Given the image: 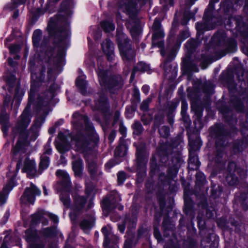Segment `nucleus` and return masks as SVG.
Masks as SVG:
<instances>
[{
  "mask_svg": "<svg viewBox=\"0 0 248 248\" xmlns=\"http://www.w3.org/2000/svg\"><path fill=\"white\" fill-rule=\"evenodd\" d=\"M50 36H54L56 45L54 48H50L46 53L48 62L58 64L62 62L66 45V38L69 35V25L65 19L51 18L47 26Z\"/></svg>",
  "mask_w": 248,
  "mask_h": 248,
  "instance_id": "1",
  "label": "nucleus"
},
{
  "mask_svg": "<svg viewBox=\"0 0 248 248\" xmlns=\"http://www.w3.org/2000/svg\"><path fill=\"white\" fill-rule=\"evenodd\" d=\"M73 126L77 133L73 135L72 142L77 150H84L88 147L90 141L95 142L98 137L94 130L92 124L88 118L78 113L73 114Z\"/></svg>",
  "mask_w": 248,
  "mask_h": 248,
  "instance_id": "2",
  "label": "nucleus"
},
{
  "mask_svg": "<svg viewBox=\"0 0 248 248\" xmlns=\"http://www.w3.org/2000/svg\"><path fill=\"white\" fill-rule=\"evenodd\" d=\"M211 134L216 138V152L213 159L216 162L219 163L222 160L225 153V148L228 144L226 132L221 126L216 125L211 128Z\"/></svg>",
  "mask_w": 248,
  "mask_h": 248,
  "instance_id": "3",
  "label": "nucleus"
},
{
  "mask_svg": "<svg viewBox=\"0 0 248 248\" xmlns=\"http://www.w3.org/2000/svg\"><path fill=\"white\" fill-rule=\"evenodd\" d=\"M116 37L120 54L124 63L128 66L129 64L133 62L135 50L129 43V41L125 34L118 32Z\"/></svg>",
  "mask_w": 248,
  "mask_h": 248,
  "instance_id": "4",
  "label": "nucleus"
},
{
  "mask_svg": "<svg viewBox=\"0 0 248 248\" xmlns=\"http://www.w3.org/2000/svg\"><path fill=\"white\" fill-rule=\"evenodd\" d=\"M54 93L49 91L43 96H40L38 99L37 109L38 112L43 116H38L35 121V125L39 127L44 122L45 117L48 112V104L50 100L54 97Z\"/></svg>",
  "mask_w": 248,
  "mask_h": 248,
  "instance_id": "5",
  "label": "nucleus"
},
{
  "mask_svg": "<svg viewBox=\"0 0 248 248\" xmlns=\"http://www.w3.org/2000/svg\"><path fill=\"white\" fill-rule=\"evenodd\" d=\"M28 133L23 131L20 133L18 140L12 150V153L16 159H19L20 156L25 154L30 148V143L28 140Z\"/></svg>",
  "mask_w": 248,
  "mask_h": 248,
  "instance_id": "6",
  "label": "nucleus"
},
{
  "mask_svg": "<svg viewBox=\"0 0 248 248\" xmlns=\"http://www.w3.org/2000/svg\"><path fill=\"white\" fill-rule=\"evenodd\" d=\"M121 199L116 191H113L108 198L104 199L102 202V209L104 213L108 214L115 208L122 210L123 206L119 205V202Z\"/></svg>",
  "mask_w": 248,
  "mask_h": 248,
  "instance_id": "7",
  "label": "nucleus"
},
{
  "mask_svg": "<svg viewBox=\"0 0 248 248\" xmlns=\"http://www.w3.org/2000/svg\"><path fill=\"white\" fill-rule=\"evenodd\" d=\"M41 191L33 184H31L30 187H27L23 195L20 198L22 203H28L33 204L35 200V196L40 195Z\"/></svg>",
  "mask_w": 248,
  "mask_h": 248,
  "instance_id": "8",
  "label": "nucleus"
},
{
  "mask_svg": "<svg viewBox=\"0 0 248 248\" xmlns=\"http://www.w3.org/2000/svg\"><path fill=\"white\" fill-rule=\"evenodd\" d=\"M35 90L32 85H31L30 89V93L29 95V102L25 108L23 112L20 116V119L18 121V124L21 127H26L28 126L31 122V116L30 115V111L31 108V101L32 97L34 93Z\"/></svg>",
  "mask_w": 248,
  "mask_h": 248,
  "instance_id": "9",
  "label": "nucleus"
},
{
  "mask_svg": "<svg viewBox=\"0 0 248 248\" xmlns=\"http://www.w3.org/2000/svg\"><path fill=\"white\" fill-rule=\"evenodd\" d=\"M104 235V246L105 248H117L115 244L118 240V237L114 235L112 232V229L109 226L104 227L102 229Z\"/></svg>",
  "mask_w": 248,
  "mask_h": 248,
  "instance_id": "10",
  "label": "nucleus"
},
{
  "mask_svg": "<svg viewBox=\"0 0 248 248\" xmlns=\"http://www.w3.org/2000/svg\"><path fill=\"white\" fill-rule=\"evenodd\" d=\"M140 0H118L119 9L130 15L136 11V6Z\"/></svg>",
  "mask_w": 248,
  "mask_h": 248,
  "instance_id": "11",
  "label": "nucleus"
},
{
  "mask_svg": "<svg viewBox=\"0 0 248 248\" xmlns=\"http://www.w3.org/2000/svg\"><path fill=\"white\" fill-rule=\"evenodd\" d=\"M23 170L26 172L30 177L35 176L36 173V169L34 161L26 157L24 162Z\"/></svg>",
  "mask_w": 248,
  "mask_h": 248,
  "instance_id": "12",
  "label": "nucleus"
},
{
  "mask_svg": "<svg viewBox=\"0 0 248 248\" xmlns=\"http://www.w3.org/2000/svg\"><path fill=\"white\" fill-rule=\"evenodd\" d=\"M101 46L108 60L109 61H112L114 58V46L112 42L109 39H107L102 43Z\"/></svg>",
  "mask_w": 248,
  "mask_h": 248,
  "instance_id": "13",
  "label": "nucleus"
},
{
  "mask_svg": "<svg viewBox=\"0 0 248 248\" xmlns=\"http://www.w3.org/2000/svg\"><path fill=\"white\" fill-rule=\"evenodd\" d=\"M99 61H98V65L97 72L100 84L102 86L107 87L108 89L111 88V86L109 83H107L108 77H107V72L104 69V64H102L101 63H99Z\"/></svg>",
  "mask_w": 248,
  "mask_h": 248,
  "instance_id": "14",
  "label": "nucleus"
},
{
  "mask_svg": "<svg viewBox=\"0 0 248 248\" xmlns=\"http://www.w3.org/2000/svg\"><path fill=\"white\" fill-rule=\"evenodd\" d=\"M56 147L58 151L61 153H64L69 150L70 146L66 141L64 135L59 133L58 139L56 141Z\"/></svg>",
  "mask_w": 248,
  "mask_h": 248,
  "instance_id": "15",
  "label": "nucleus"
},
{
  "mask_svg": "<svg viewBox=\"0 0 248 248\" xmlns=\"http://www.w3.org/2000/svg\"><path fill=\"white\" fill-rule=\"evenodd\" d=\"M99 97V99L95 101V107L97 109H99L104 113L106 112L108 108L107 98L104 94L100 95Z\"/></svg>",
  "mask_w": 248,
  "mask_h": 248,
  "instance_id": "16",
  "label": "nucleus"
},
{
  "mask_svg": "<svg viewBox=\"0 0 248 248\" xmlns=\"http://www.w3.org/2000/svg\"><path fill=\"white\" fill-rule=\"evenodd\" d=\"M57 175L61 181L62 186L67 189L71 186L70 178L67 173L62 170H58L56 172Z\"/></svg>",
  "mask_w": 248,
  "mask_h": 248,
  "instance_id": "17",
  "label": "nucleus"
},
{
  "mask_svg": "<svg viewBox=\"0 0 248 248\" xmlns=\"http://www.w3.org/2000/svg\"><path fill=\"white\" fill-rule=\"evenodd\" d=\"M164 36V33L162 30H159L157 31H154L152 36V46L162 48L164 46V43L161 41H157V39L162 38Z\"/></svg>",
  "mask_w": 248,
  "mask_h": 248,
  "instance_id": "18",
  "label": "nucleus"
},
{
  "mask_svg": "<svg viewBox=\"0 0 248 248\" xmlns=\"http://www.w3.org/2000/svg\"><path fill=\"white\" fill-rule=\"evenodd\" d=\"M14 186V178L12 177L10 182L3 188V191L0 194V204H3L5 202L6 195Z\"/></svg>",
  "mask_w": 248,
  "mask_h": 248,
  "instance_id": "19",
  "label": "nucleus"
},
{
  "mask_svg": "<svg viewBox=\"0 0 248 248\" xmlns=\"http://www.w3.org/2000/svg\"><path fill=\"white\" fill-rule=\"evenodd\" d=\"M73 170L76 176H80L82 170V161L81 158L78 157L73 162Z\"/></svg>",
  "mask_w": 248,
  "mask_h": 248,
  "instance_id": "20",
  "label": "nucleus"
},
{
  "mask_svg": "<svg viewBox=\"0 0 248 248\" xmlns=\"http://www.w3.org/2000/svg\"><path fill=\"white\" fill-rule=\"evenodd\" d=\"M136 220L133 219L131 220L128 217H126L124 219V222L122 224H119L118 228L119 230L122 233L124 231L125 227L126 226L128 229L134 228L136 227Z\"/></svg>",
  "mask_w": 248,
  "mask_h": 248,
  "instance_id": "21",
  "label": "nucleus"
},
{
  "mask_svg": "<svg viewBox=\"0 0 248 248\" xmlns=\"http://www.w3.org/2000/svg\"><path fill=\"white\" fill-rule=\"evenodd\" d=\"M74 202V209L77 211H80L84 207L86 202V200L82 196H75Z\"/></svg>",
  "mask_w": 248,
  "mask_h": 248,
  "instance_id": "22",
  "label": "nucleus"
},
{
  "mask_svg": "<svg viewBox=\"0 0 248 248\" xmlns=\"http://www.w3.org/2000/svg\"><path fill=\"white\" fill-rule=\"evenodd\" d=\"M150 67L148 64L143 62H139L137 66L134 67L131 76V79H132L134 78L135 74L137 71L145 72L148 71Z\"/></svg>",
  "mask_w": 248,
  "mask_h": 248,
  "instance_id": "23",
  "label": "nucleus"
},
{
  "mask_svg": "<svg viewBox=\"0 0 248 248\" xmlns=\"http://www.w3.org/2000/svg\"><path fill=\"white\" fill-rule=\"evenodd\" d=\"M120 143L115 150V155L118 156H123L125 155L126 151V146L123 143V139H120Z\"/></svg>",
  "mask_w": 248,
  "mask_h": 248,
  "instance_id": "24",
  "label": "nucleus"
},
{
  "mask_svg": "<svg viewBox=\"0 0 248 248\" xmlns=\"http://www.w3.org/2000/svg\"><path fill=\"white\" fill-rule=\"evenodd\" d=\"M162 66L163 67L166 76H168L170 73L173 76H175L176 72V68L175 67H174L173 69L172 68L169 60H166Z\"/></svg>",
  "mask_w": 248,
  "mask_h": 248,
  "instance_id": "25",
  "label": "nucleus"
},
{
  "mask_svg": "<svg viewBox=\"0 0 248 248\" xmlns=\"http://www.w3.org/2000/svg\"><path fill=\"white\" fill-rule=\"evenodd\" d=\"M218 2L219 0H210L208 8L205 11L203 16V20H205V23L206 22L208 16L211 14L212 12L214 10V4Z\"/></svg>",
  "mask_w": 248,
  "mask_h": 248,
  "instance_id": "26",
  "label": "nucleus"
},
{
  "mask_svg": "<svg viewBox=\"0 0 248 248\" xmlns=\"http://www.w3.org/2000/svg\"><path fill=\"white\" fill-rule=\"evenodd\" d=\"M188 164L189 167H190V165H192L191 168L193 169H196L200 165V162L197 156L191 153L189 155Z\"/></svg>",
  "mask_w": 248,
  "mask_h": 248,
  "instance_id": "27",
  "label": "nucleus"
},
{
  "mask_svg": "<svg viewBox=\"0 0 248 248\" xmlns=\"http://www.w3.org/2000/svg\"><path fill=\"white\" fill-rule=\"evenodd\" d=\"M41 37L42 31L39 30H35L32 35V41L35 46L38 47L39 46Z\"/></svg>",
  "mask_w": 248,
  "mask_h": 248,
  "instance_id": "28",
  "label": "nucleus"
},
{
  "mask_svg": "<svg viewBox=\"0 0 248 248\" xmlns=\"http://www.w3.org/2000/svg\"><path fill=\"white\" fill-rule=\"evenodd\" d=\"M227 38L224 34L217 33L213 37V41L218 45H224L226 44Z\"/></svg>",
  "mask_w": 248,
  "mask_h": 248,
  "instance_id": "29",
  "label": "nucleus"
},
{
  "mask_svg": "<svg viewBox=\"0 0 248 248\" xmlns=\"http://www.w3.org/2000/svg\"><path fill=\"white\" fill-rule=\"evenodd\" d=\"M36 236V230L30 228L25 232V238L28 242H31L33 241Z\"/></svg>",
  "mask_w": 248,
  "mask_h": 248,
  "instance_id": "30",
  "label": "nucleus"
},
{
  "mask_svg": "<svg viewBox=\"0 0 248 248\" xmlns=\"http://www.w3.org/2000/svg\"><path fill=\"white\" fill-rule=\"evenodd\" d=\"M49 157L43 155L41 157V161L39 164V170L42 171L45 169H46L49 166Z\"/></svg>",
  "mask_w": 248,
  "mask_h": 248,
  "instance_id": "31",
  "label": "nucleus"
},
{
  "mask_svg": "<svg viewBox=\"0 0 248 248\" xmlns=\"http://www.w3.org/2000/svg\"><path fill=\"white\" fill-rule=\"evenodd\" d=\"M102 28L105 32H110L115 29V26L111 22L105 21L101 24Z\"/></svg>",
  "mask_w": 248,
  "mask_h": 248,
  "instance_id": "32",
  "label": "nucleus"
},
{
  "mask_svg": "<svg viewBox=\"0 0 248 248\" xmlns=\"http://www.w3.org/2000/svg\"><path fill=\"white\" fill-rule=\"evenodd\" d=\"M93 224L94 219L93 218H91L90 220L84 219L81 222L80 227L85 231L91 228L93 225Z\"/></svg>",
  "mask_w": 248,
  "mask_h": 248,
  "instance_id": "33",
  "label": "nucleus"
},
{
  "mask_svg": "<svg viewBox=\"0 0 248 248\" xmlns=\"http://www.w3.org/2000/svg\"><path fill=\"white\" fill-rule=\"evenodd\" d=\"M30 68L31 71V78L32 81H33L34 82H39L41 81L43 78L44 77L42 75H41L39 78L37 76L36 74L35 73H33L32 67V66L34 65V62L30 61Z\"/></svg>",
  "mask_w": 248,
  "mask_h": 248,
  "instance_id": "34",
  "label": "nucleus"
},
{
  "mask_svg": "<svg viewBox=\"0 0 248 248\" xmlns=\"http://www.w3.org/2000/svg\"><path fill=\"white\" fill-rule=\"evenodd\" d=\"M172 161H175V163L173 166L172 172L169 174L170 176L171 177H172L173 175H176L178 169L180 166L181 163V160L179 158H175L173 159Z\"/></svg>",
  "mask_w": 248,
  "mask_h": 248,
  "instance_id": "35",
  "label": "nucleus"
},
{
  "mask_svg": "<svg viewBox=\"0 0 248 248\" xmlns=\"http://www.w3.org/2000/svg\"><path fill=\"white\" fill-rule=\"evenodd\" d=\"M137 160L138 165L140 166L144 165L147 161L146 157L141 155V153L139 149H137Z\"/></svg>",
  "mask_w": 248,
  "mask_h": 248,
  "instance_id": "36",
  "label": "nucleus"
},
{
  "mask_svg": "<svg viewBox=\"0 0 248 248\" xmlns=\"http://www.w3.org/2000/svg\"><path fill=\"white\" fill-rule=\"evenodd\" d=\"M60 199L66 207L68 208L70 207V199L68 194L66 193H62L61 195Z\"/></svg>",
  "mask_w": 248,
  "mask_h": 248,
  "instance_id": "37",
  "label": "nucleus"
},
{
  "mask_svg": "<svg viewBox=\"0 0 248 248\" xmlns=\"http://www.w3.org/2000/svg\"><path fill=\"white\" fill-rule=\"evenodd\" d=\"M89 171L91 175H94L97 170V166L95 162L91 161L88 163Z\"/></svg>",
  "mask_w": 248,
  "mask_h": 248,
  "instance_id": "38",
  "label": "nucleus"
},
{
  "mask_svg": "<svg viewBox=\"0 0 248 248\" xmlns=\"http://www.w3.org/2000/svg\"><path fill=\"white\" fill-rule=\"evenodd\" d=\"M6 81L7 84L9 85L11 90L13 88L16 83V78L15 75H9L6 78Z\"/></svg>",
  "mask_w": 248,
  "mask_h": 248,
  "instance_id": "39",
  "label": "nucleus"
},
{
  "mask_svg": "<svg viewBox=\"0 0 248 248\" xmlns=\"http://www.w3.org/2000/svg\"><path fill=\"white\" fill-rule=\"evenodd\" d=\"M226 181L230 185L233 186L237 183L238 179L233 173H232L228 174L226 177Z\"/></svg>",
  "mask_w": 248,
  "mask_h": 248,
  "instance_id": "40",
  "label": "nucleus"
},
{
  "mask_svg": "<svg viewBox=\"0 0 248 248\" xmlns=\"http://www.w3.org/2000/svg\"><path fill=\"white\" fill-rule=\"evenodd\" d=\"M186 71L189 72H198V68L197 65L193 62H190L185 64Z\"/></svg>",
  "mask_w": 248,
  "mask_h": 248,
  "instance_id": "41",
  "label": "nucleus"
},
{
  "mask_svg": "<svg viewBox=\"0 0 248 248\" xmlns=\"http://www.w3.org/2000/svg\"><path fill=\"white\" fill-rule=\"evenodd\" d=\"M76 84L77 86L82 90V92H83L87 85V82L83 78H79L77 79Z\"/></svg>",
  "mask_w": 248,
  "mask_h": 248,
  "instance_id": "42",
  "label": "nucleus"
},
{
  "mask_svg": "<svg viewBox=\"0 0 248 248\" xmlns=\"http://www.w3.org/2000/svg\"><path fill=\"white\" fill-rule=\"evenodd\" d=\"M152 101V99L150 97L147 98L146 100H144L140 107L141 110L144 111H146L148 110L149 108V104L151 103Z\"/></svg>",
  "mask_w": 248,
  "mask_h": 248,
  "instance_id": "43",
  "label": "nucleus"
},
{
  "mask_svg": "<svg viewBox=\"0 0 248 248\" xmlns=\"http://www.w3.org/2000/svg\"><path fill=\"white\" fill-rule=\"evenodd\" d=\"M57 230L55 227L47 228L44 230V233L46 236H51L56 234Z\"/></svg>",
  "mask_w": 248,
  "mask_h": 248,
  "instance_id": "44",
  "label": "nucleus"
},
{
  "mask_svg": "<svg viewBox=\"0 0 248 248\" xmlns=\"http://www.w3.org/2000/svg\"><path fill=\"white\" fill-rule=\"evenodd\" d=\"M32 219L31 223L32 224H35L37 223L42 218V216L41 213H36L33 215L31 217Z\"/></svg>",
  "mask_w": 248,
  "mask_h": 248,
  "instance_id": "45",
  "label": "nucleus"
},
{
  "mask_svg": "<svg viewBox=\"0 0 248 248\" xmlns=\"http://www.w3.org/2000/svg\"><path fill=\"white\" fill-rule=\"evenodd\" d=\"M160 135L163 137H167L169 134V129L167 126H162L159 129Z\"/></svg>",
  "mask_w": 248,
  "mask_h": 248,
  "instance_id": "46",
  "label": "nucleus"
},
{
  "mask_svg": "<svg viewBox=\"0 0 248 248\" xmlns=\"http://www.w3.org/2000/svg\"><path fill=\"white\" fill-rule=\"evenodd\" d=\"M134 129V133L139 134L142 130V127L140 123L139 122H135L133 126Z\"/></svg>",
  "mask_w": 248,
  "mask_h": 248,
  "instance_id": "47",
  "label": "nucleus"
},
{
  "mask_svg": "<svg viewBox=\"0 0 248 248\" xmlns=\"http://www.w3.org/2000/svg\"><path fill=\"white\" fill-rule=\"evenodd\" d=\"M118 183L119 185L122 184L126 179V174L123 171L119 172L117 174Z\"/></svg>",
  "mask_w": 248,
  "mask_h": 248,
  "instance_id": "48",
  "label": "nucleus"
},
{
  "mask_svg": "<svg viewBox=\"0 0 248 248\" xmlns=\"http://www.w3.org/2000/svg\"><path fill=\"white\" fill-rule=\"evenodd\" d=\"M11 53L16 54L18 52L20 49V47L18 45H12L9 47Z\"/></svg>",
  "mask_w": 248,
  "mask_h": 248,
  "instance_id": "49",
  "label": "nucleus"
},
{
  "mask_svg": "<svg viewBox=\"0 0 248 248\" xmlns=\"http://www.w3.org/2000/svg\"><path fill=\"white\" fill-rule=\"evenodd\" d=\"M196 45V41L194 40L191 39V40H189L188 41V42L186 44V46L189 50H192L195 47Z\"/></svg>",
  "mask_w": 248,
  "mask_h": 248,
  "instance_id": "50",
  "label": "nucleus"
},
{
  "mask_svg": "<svg viewBox=\"0 0 248 248\" xmlns=\"http://www.w3.org/2000/svg\"><path fill=\"white\" fill-rule=\"evenodd\" d=\"M247 192H244L241 194H240L239 195H236L235 197V199L236 201H242V203L244 202L245 201L247 200Z\"/></svg>",
  "mask_w": 248,
  "mask_h": 248,
  "instance_id": "51",
  "label": "nucleus"
},
{
  "mask_svg": "<svg viewBox=\"0 0 248 248\" xmlns=\"http://www.w3.org/2000/svg\"><path fill=\"white\" fill-rule=\"evenodd\" d=\"M187 108L188 105L186 101L185 100L182 101L181 103V114L183 116H185Z\"/></svg>",
  "mask_w": 248,
  "mask_h": 248,
  "instance_id": "52",
  "label": "nucleus"
},
{
  "mask_svg": "<svg viewBox=\"0 0 248 248\" xmlns=\"http://www.w3.org/2000/svg\"><path fill=\"white\" fill-rule=\"evenodd\" d=\"M189 36V32L187 31H182L178 36V38L180 41H183Z\"/></svg>",
  "mask_w": 248,
  "mask_h": 248,
  "instance_id": "53",
  "label": "nucleus"
},
{
  "mask_svg": "<svg viewBox=\"0 0 248 248\" xmlns=\"http://www.w3.org/2000/svg\"><path fill=\"white\" fill-rule=\"evenodd\" d=\"M236 169V164L234 162H230L228 166V170L229 172V174L233 173Z\"/></svg>",
  "mask_w": 248,
  "mask_h": 248,
  "instance_id": "54",
  "label": "nucleus"
},
{
  "mask_svg": "<svg viewBox=\"0 0 248 248\" xmlns=\"http://www.w3.org/2000/svg\"><path fill=\"white\" fill-rule=\"evenodd\" d=\"M152 30L154 31H158L159 30H162L161 29V25L159 21L155 19L154 21V24L152 26Z\"/></svg>",
  "mask_w": 248,
  "mask_h": 248,
  "instance_id": "55",
  "label": "nucleus"
},
{
  "mask_svg": "<svg viewBox=\"0 0 248 248\" xmlns=\"http://www.w3.org/2000/svg\"><path fill=\"white\" fill-rule=\"evenodd\" d=\"M5 233L6 235L4 238L3 243L1 245L0 248H7L6 245V243H7L8 240L9 239L10 236H9V233H8V232H6Z\"/></svg>",
  "mask_w": 248,
  "mask_h": 248,
  "instance_id": "56",
  "label": "nucleus"
},
{
  "mask_svg": "<svg viewBox=\"0 0 248 248\" xmlns=\"http://www.w3.org/2000/svg\"><path fill=\"white\" fill-rule=\"evenodd\" d=\"M51 149L50 148V145L49 144H46L45 146V151L44 152V154L46 155H50L51 153Z\"/></svg>",
  "mask_w": 248,
  "mask_h": 248,
  "instance_id": "57",
  "label": "nucleus"
},
{
  "mask_svg": "<svg viewBox=\"0 0 248 248\" xmlns=\"http://www.w3.org/2000/svg\"><path fill=\"white\" fill-rule=\"evenodd\" d=\"M154 235L155 237L157 239H159L161 238V235L160 234L159 231L156 227H155L154 229Z\"/></svg>",
  "mask_w": 248,
  "mask_h": 248,
  "instance_id": "58",
  "label": "nucleus"
},
{
  "mask_svg": "<svg viewBox=\"0 0 248 248\" xmlns=\"http://www.w3.org/2000/svg\"><path fill=\"white\" fill-rule=\"evenodd\" d=\"M116 136V132L114 131H112L110 132L108 136V140L110 142L113 141L115 137Z\"/></svg>",
  "mask_w": 248,
  "mask_h": 248,
  "instance_id": "59",
  "label": "nucleus"
},
{
  "mask_svg": "<svg viewBox=\"0 0 248 248\" xmlns=\"http://www.w3.org/2000/svg\"><path fill=\"white\" fill-rule=\"evenodd\" d=\"M49 218L54 222L57 223L58 222V218L55 215L49 214L48 215Z\"/></svg>",
  "mask_w": 248,
  "mask_h": 248,
  "instance_id": "60",
  "label": "nucleus"
},
{
  "mask_svg": "<svg viewBox=\"0 0 248 248\" xmlns=\"http://www.w3.org/2000/svg\"><path fill=\"white\" fill-rule=\"evenodd\" d=\"M132 242L130 240H126L124 244V248H132Z\"/></svg>",
  "mask_w": 248,
  "mask_h": 248,
  "instance_id": "61",
  "label": "nucleus"
},
{
  "mask_svg": "<svg viewBox=\"0 0 248 248\" xmlns=\"http://www.w3.org/2000/svg\"><path fill=\"white\" fill-rule=\"evenodd\" d=\"M10 100H11V96H6L5 97H4V106H8L9 102H10Z\"/></svg>",
  "mask_w": 248,
  "mask_h": 248,
  "instance_id": "62",
  "label": "nucleus"
},
{
  "mask_svg": "<svg viewBox=\"0 0 248 248\" xmlns=\"http://www.w3.org/2000/svg\"><path fill=\"white\" fill-rule=\"evenodd\" d=\"M205 25H202V23H197L196 25V29L198 31H202L205 28Z\"/></svg>",
  "mask_w": 248,
  "mask_h": 248,
  "instance_id": "63",
  "label": "nucleus"
},
{
  "mask_svg": "<svg viewBox=\"0 0 248 248\" xmlns=\"http://www.w3.org/2000/svg\"><path fill=\"white\" fill-rule=\"evenodd\" d=\"M9 216H10L9 212L8 211H7L4 215L2 224H5L6 222V221H7V220L9 217Z\"/></svg>",
  "mask_w": 248,
  "mask_h": 248,
  "instance_id": "64",
  "label": "nucleus"
}]
</instances>
